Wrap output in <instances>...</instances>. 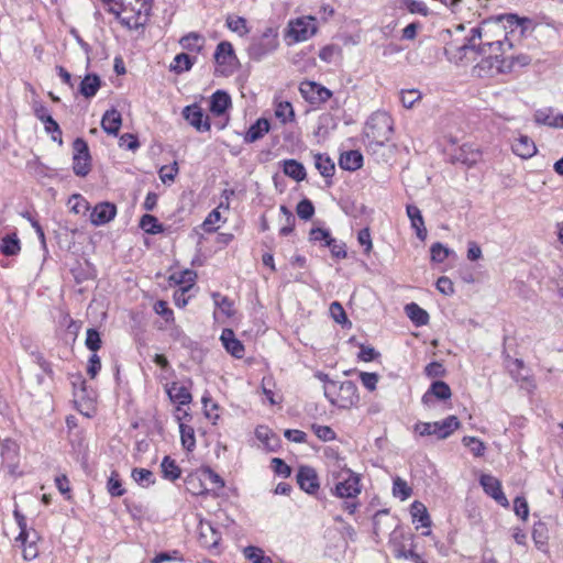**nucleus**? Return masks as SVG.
Listing matches in <instances>:
<instances>
[{
	"mask_svg": "<svg viewBox=\"0 0 563 563\" xmlns=\"http://www.w3.org/2000/svg\"><path fill=\"white\" fill-rule=\"evenodd\" d=\"M481 27H472L470 34L459 44L451 41L445 47V55L451 62L461 63L466 60H476L478 55L483 58L477 63L476 69L479 76H495L499 74H509L517 68H522L531 63V57L527 54L506 55L504 45L511 48V43L495 41L481 44Z\"/></svg>",
	"mask_w": 563,
	"mask_h": 563,
	"instance_id": "nucleus-1",
	"label": "nucleus"
},
{
	"mask_svg": "<svg viewBox=\"0 0 563 563\" xmlns=\"http://www.w3.org/2000/svg\"><path fill=\"white\" fill-rule=\"evenodd\" d=\"M106 10L129 29H137L145 24L151 11L152 0H101Z\"/></svg>",
	"mask_w": 563,
	"mask_h": 563,
	"instance_id": "nucleus-2",
	"label": "nucleus"
},
{
	"mask_svg": "<svg viewBox=\"0 0 563 563\" xmlns=\"http://www.w3.org/2000/svg\"><path fill=\"white\" fill-rule=\"evenodd\" d=\"M279 47L277 29L267 26L260 34H254L246 48L247 56L254 62H261Z\"/></svg>",
	"mask_w": 563,
	"mask_h": 563,
	"instance_id": "nucleus-3",
	"label": "nucleus"
},
{
	"mask_svg": "<svg viewBox=\"0 0 563 563\" xmlns=\"http://www.w3.org/2000/svg\"><path fill=\"white\" fill-rule=\"evenodd\" d=\"M325 398L334 406L349 409L358 402L357 387L352 380H345L336 385L335 382H329L324 386Z\"/></svg>",
	"mask_w": 563,
	"mask_h": 563,
	"instance_id": "nucleus-4",
	"label": "nucleus"
},
{
	"mask_svg": "<svg viewBox=\"0 0 563 563\" xmlns=\"http://www.w3.org/2000/svg\"><path fill=\"white\" fill-rule=\"evenodd\" d=\"M333 477L336 479L334 487L331 489L333 496L338 498H356L361 492L360 475L350 468H342L338 473L333 472Z\"/></svg>",
	"mask_w": 563,
	"mask_h": 563,
	"instance_id": "nucleus-5",
	"label": "nucleus"
},
{
	"mask_svg": "<svg viewBox=\"0 0 563 563\" xmlns=\"http://www.w3.org/2000/svg\"><path fill=\"white\" fill-rule=\"evenodd\" d=\"M393 119L386 112L374 113L365 125V135L371 142L384 145L393 134Z\"/></svg>",
	"mask_w": 563,
	"mask_h": 563,
	"instance_id": "nucleus-6",
	"label": "nucleus"
},
{
	"mask_svg": "<svg viewBox=\"0 0 563 563\" xmlns=\"http://www.w3.org/2000/svg\"><path fill=\"white\" fill-rule=\"evenodd\" d=\"M460 427L455 416H449L441 421L418 422L415 424V432L421 437L435 435L438 439H446Z\"/></svg>",
	"mask_w": 563,
	"mask_h": 563,
	"instance_id": "nucleus-7",
	"label": "nucleus"
},
{
	"mask_svg": "<svg viewBox=\"0 0 563 563\" xmlns=\"http://www.w3.org/2000/svg\"><path fill=\"white\" fill-rule=\"evenodd\" d=\"M73 170L77 176L85 177L91 169V156L87 142L77 137L73 143Z\"/></svg>",
	"mask_w": 563,
	"mask_h": 563,
	"instance_id": "nucleus-8",
	"label": "nucleus"
},
{
	"mask_svg": "<svg viewBox=\"0 0 563 563\" xmlns=\"http://www.w3.org/2000/svg\"><path fill=\"white\" fill-rule=\"evenodd\" d=\"M316 31V19L312 16H303L289 23L288 36L295 42H303L310 38Z\"/></svg>",
	"mask_w": 563,
	"mask_h": 563,
	"instance_id": "nucleus-9",
	"label": "nucleus"
},
{
	"mask_svg": "<svg viewBox=\"0 0 563 563\" xmlns=\"http://www.w3.org/2000/svg\"><path fill=\"white\" fill-rule=\"evenodd\" d=\"M302 98L311 104L324 103L332 97V91L314 81H302L299 86Z\"/></svg>",
	"mask_w": 563,
	"mask_h": 563,
	"instance_id": "nucleus-10",
	"label": "nucleus"
},
{
	"mask_svg": "<svg viewBox=\"0 0 563 563\" xmlns=\"http://www.w3.org/2000/svg\"><path fill=\"white\" fill-rule=\"evenodd\" d=\"M296 479L300 489L309 495H314L320 488L318 474L311 466H300Z\"/></svg>",
	"mask_w": 563,
	"mask_h": 563,
	"instance_id": "nucleus-11",
	"label": "nucleus"
},
{
	"mask_svg": "<svg viewBox=\"0 0 563 563\" xmlns=\"http://www.w3.org/2000/svg\"><path fill=\"white\" fill-rule=\"evenodd\" d=\"M479 483L484 492L503 507H508L509 501L501 489V483L489 474H483Z\"/></svg>",
	"mask_w": 563,
	"mask_h": 563,
	"instance_id": "nucleus-12",
	"label": "nucleus"
},
{
	"mask_svg": "<svg viewBox=\"0 0 563 563\" xmlns=\"http://www.w3.org/2000/svg\"><path fill=\"white\" fill-rule=\"evenodd\" d=\"M183 115L197 131L206 132L211 128L209 119L205 115L202 108L196 103L185 107Z\"/></svg>",
	"mask_w": 563,
	"mask_h": 563,
	"instance_id": "nucleus-13",
	"label": "nucleus"
},
{
	"mask_svg": "<svg viewBox=\"0 0 563 563\" xmlns=\"http://www.w3.org/2000/svg\"><path fill=\"white\" fill-rule=\"evenodd\" d=\"M117 214V208L110 202L98 203L90 213V221L93 225L99 227L111 221Z\"/></svg>",
	"mask_w": 563,
	"mask_h": 563,
	"instance_id": "nucleus-14",
	"label": "nucleus"
},
{
	"mask_svg": "<svg viewBox=\"0 0 563 563\" xmlns=\"http://www.w3.org/2000/svg\"><path fill=\"white\" fill-rule=\"evenodd\" d=\"M221 341L227 350L228 353H230L232 356L236 358H242L244 355V345L241 343L240 340L235 338V334L233 330L231 329H223L221 333Z\"/></svg>",
	"mask_w": 563,
	"mask_h": 563,
	"instance_id": "nucleus-15",
	"label": "nucleus"
},
{
	"mask_svg": "<svg viewBox=\"0 0 563 563\" xmlns=\"http://www.w3.org/2000/svg\"><path fill=\"white\" fill-rule=\"evenodd\" d=\"M256 439L263 444L264 449L275 452L280 445V440L276 433L266 426H258L255 429Z\"/></svg>",
	"mask_w": 563,
	"mask_h": 563,
	"instance_id": "nucleus-16",
	"label": "nucleus"
},
{
	"mask_svg": "<svg viewBox=\"0 0 563 563\" xmlns=\"http://www.w3.org/2000/svg\"><path fill=\"white\" fill-rule=\"evenodd\" d=\"M452 396L450 386L443 380H435L422 396V402L428 405L432 397L439 400L450 399Z\"/></svg>",
	"mask_w": 563,
	"mask_h": 563,
	"instance_id": "nucleus-17",
	"label": "nucleus"
},
{
	"mask_svg": "<svg viewBox=\"0 0 563 563\" xmlns=\"http://www.w3.org/2000/svg\"><path fill=\"white\" fill-rule=\"evenodd\" d=\"M512 152L523 158H531L537 153V146L532 139L527 135H520L512 143Z\"/></svg>",
	"mask_w": 563,
	"mask_h": 563,
	"instance_id": "nucleus-18",
	"label": "nucleus"
},
{
	"mask_svg": "<svg viewBox=\"0 0 563 563\" xmlns=\"http://www.w3.org/2000/svg\"><path fill=\"white\" fill-rule=\"evenodd\" d=\"M407 216L410 219L411 227L416 230L417 236L424 241L427 238V229L420 209L417 206L408 205L406 207Z\"/></svg>",
	"mask_w": 563,
	"mask_h": 563,
	"instance_id": "nucleus-19",
	"label": "nucleus"
},
{
	"mask_svg": "<svg viewBox=\"0 0 563 563\" xmlns=\"http://www.w3.org/2000/svg\"><path fill=\"white\" fill-rule=\"evenodd\" d=\"M166 393L173 402L179 406L188 405L191 402L192 397L188 388L174 382L166 386Z\"/></svg>",
	"mask_w": 563,
	"mask_h": 563,
	"instance_id": "nucleus-20",
	"label": "nucleus"
},
{
	"mask_svg": "<svg viewBox=\"0 0 563 563\" xmlns=\"http://www.w3.org/2000/svg\"><path fill=\"white\" fill-rule=\"evenodd\" d=\"M122 124L121 113L117 109L106 111L101 120L103 131L110 135H117Z\"/></svg>",
	"mask_w": 563,
	"mask_h": 563,
	"instance_id": "nucleus-21",
	"label": "nucleus"
},
{
	"mask_svg": "<svg viewBox=\"0 0 563 563\" xmlns=\"http://www.w3.org/2000/svg\"><path fill=\"white\" fill-rule=\"evenodd\" d=\"M271 129L269 121L265 118H260L253 123L244 135L245 143H254L261 140Z\"/></svg>",
	"mask_w": 563,
	"mask_h": 563,
	"instance_id": "nucleus-22",
	"label": "nucleus"
},
{
	"mask_svg": "<svg viewBox=\"0 0 563 563\" xmlns=\"http://www.w3.org/2000/svg\"><path fill=\"white\" fill-rule=\"evenodd\" d=\"M534 120L538 124L563 129V113L553 114L552 109L537 110L534 113Z\"/></svg>",
	"mask_w": 563,
	"mask_h": 563,
	"instance_id": "nucleus-23",
	"label": "nucleus"
},
{
	"mask_svg": "<svg viewBox=\"0 0 563 563\" xmlns=\"http://www.w3.org/2000/svg\"><path fill=\"white\" fill-rule=\"evenodd\" d=\"M339 165L344 170H357L363 165V155L358 151L344 152L339 158Z\"/></svg>",
	"mask_w": 563,
	"mask_h": 563,
	"instance_id": "nucleus-24",
	"label": "nucleus"
},
{
	"mask_svg": "<svg viewBox=\"0 0 563 563\" xmlns=\"http://www.w3.org/2000/svg\"><path fill=\"white\" fill-rule=\"evenodd\" d=\"M236 59L233 46L228 41L218 44L214 52V60L218 65H231Z\"/></svg>",
	"mask_w": 563,
	"mask_h": 563,
	"instance_id": "nucleus-25",
	"label": "nucleus"
},
{
	"mask_svg": "<svg viewBox=\"0 0 563 563\" xmlns=\"http://www.w3.org/2000/svg\"><path fill=\"white\" fill-rule=\"evenodd\" d=\"M0 449L3 463H8L9 466H14L19 454L18 444L11 439H4L0 442Z\"/></svg>",
	"mask_w": 563,
	"mask_h": 563,
	"instance_id": "nucleus-26",
	"label": "nucleus"
},
{
	"mask_svg": "<svg viewBox=\"0 0 563 563\" xmlns=\"http://www.w3.org/2000/svg\"><path fill=\"white\" fill-rule=\"evenodd\" d=\"M230 106L231 98L225 91L218 90L212 95L210 101V111L213 114L222 115Z\"/></svg>",
	"mask_w": 563,
	"mask_h": 563,
	"instance_id": "nucleus-27",
	"label": "nucleus"
},
{
	"mask_svg": "<svg viewBox=\"0 0 563 563\" xmlns=\"http://www.w3.org/2000/svg\"><path fill=\"white\" fill-rule=\"evenodd\" d=\"M283 172L296 181H302L307 176L305 166L296 159H285L283 162Z\"/></svg>",
	"mask_w": 563,
	"mask_h": 563,
	"instance_id": "nucleus-28",
	"label": "nucleus"
},
{
	"mask_svg": "<svg viewBox=\"0 0 563 563\" xmlns=\"http://www.w3.org/2000/svg\"><path fill=\"white\" fill-rule=\"evenodd\" d=\"M481 158V152L478 148L473 147L470 144L461 146L456 159L467 167L474 166Z\"/></svg>",
	"mask_w": 563,
	"mask_h": 563,
	"instance_id": "nucleus-29",
	"label": "nucleus"
},
{
	"mask_svg": "<svg viewBox=\"0 0 563 563\" xmlns=\"http://www.w3.org/2000/svg\"><path fill=\"white\" fill-rule=\"evenodd\" d=\"M100 84L99 76L89 74L81 80L79 92L86 98H92L98 92Z\"/></svg>",
	"mask_w": 563,
	"mask_h": 563,
	"instance_id": "nucleus-30",
	"label": "nucleus"
},
{
	"mask_svg": "<svg viewBox=\"0 0 563 563\" xmlns=\"http://www.w3.org/2000/svg\"><path fill=\"white\" fill-rule=\"evenodd\" d=\"M314 166L324 178H331L334 175V162L324 154H314Z\"/></svg>",
	"mask_w": 563,
	"mask_h": 563,
	"instance_id": "nucleus-31",
	"label": "nucleus"
},
{
	"mask_svg": "<svg viewBox=\"0 0 563 563\" xmlns=\"http://www.w3.org/2000/svg\"><path fill=\"white\" fill-rule=\"evenodd\" d=\"M410 512H411V516H412V521L416 522H420L421 523V527L423 528H430L431 527V518H430V515L427 510V507L416 500L411 504V507H410Z\"/></svg>",
	"mask_w": 563,
	"mask_h": 563,
	"instance_id": "nucleus-32",
	"label": "nucleus"
},
{
	"mask_svg": "<svg viewBox=\"0 0 563 563\" xmlns=\"http://www.w3.org/2000/svg\"><path fill=\"white\" fill-rule=\"evenodd\" d=\"M408 318L417 325H426L429 322L428 312L419 307L417 303L411 302L405 307Z\"/></svg>",
	"mask_w": 563,
	"mask_h": 563,
	"instance_id": "nucleus-33",
	"label": "nucleus"
},
{
	"mask_svg": "<svg viewBox=\"0 0 563 563\" xmlns=\"http://www.w3.org/2000/svg\"><path fill=\"white\" fill-rule=\"evenodd\" d=\"M162 475L165 479L174 482L181 475V470L177 465L176 461L170 456L166 455L161 463Z\"/></svg>",
	"mask_w": 563,
	"mask_h": 563,
	"instance_id": "nucleus-34",
	"label": "nucleus"
},
{
	"mask_svg": "<svg viewBox=\"0 0 563 563\" xmlns=\"http://www.w3.org/2000/svg\"><path fill=\"white\" fill-rule=\"evenodd\" d=\"M225 25L230 31L236 33L239 36H245L250 33L247 21L243 16L230 14L225 19Z\"/></svg>",
	"mask_w": 563,
	"mask_h": 563,
	"instance_id": "nucleus-35",
	"label": "nucleus"
},
{
	"mask_svg": "<svg viewBox=\"0 0 563 563\" xmlns=\"http://www.w3.org/2000/svg\"><path fill=\"white\" fill-rule=\"evenodd\" d=\"M0 250L7 256L16 255L21 250L20 240L18 239L16 234L12 233L3 236L0 244Z\"/></svg>",
	"mask_w": 563,
	"mask_h": 563,
	"instance_id": "nucleus-36",
	"label": "nucleus"
},
{
	"mask_svg": "<svg viewBox=\"0 0 563 563\" xmlns=\"http://www.w3.org/2000/svg\"><path fill=\"white\" fill-rule=\"evenodd\" d=\"M202 42H203V37L199 33H196V32H190V33L184 35L179 40V44L181 45L183 48L190 51V52H198V53L202 48Z\"/></svg>",
	"mask_w": 563,
	"mask_h": 563,
	"instance_id": "nucleus-37",
	"label": "nucleus"
},
{
	"mask_svg": "<svg viewBox=\"0 0 563 563\" xmlns=\"http://www.w3.org/2000/svg\"><path fill=\"white\" fill-rule=\"evenodd\" d=\"M399 8L406 9L411 14H420L422 16L429 15L430 11L428 5L420 0H398Z\"/></svg>",
	"mask_w": 563,
	"mask_h": 563,
	"instance_id": "nucleus-38",
	"label": "nucleus"
},
{
	"mask_svg": "<svg viewBox=\"0 0 563 563\" xmlns=\"http://www.w3.org/2000/svg\"><path fill=\"white\" fill-rule=\"evenodd\" d=\"M140 228L148 234H158L164 231V227L158 222L157 218L147 213L141 218Z\"/></svg>",
	"mask_w": 563,
	"mask_h": 563,
	"instance_id": "nucleus-39",
	"label": "nucleus"
},
{
	"mask_svg": "<svg viewBox=\"0 0 563 563\" xmlns=\"http://www.w3.org/2000/svg\"><path fill=\"white\" fill-rule=\"evenodd\" d=\"M200 537L205 544L208 547L217 545L220 539L219 532L211 526L210 522L200 523Z\"/></svg>",
	"mask_w": 563,
	"mask_h": 563,
	"instance_id": "nucleus-40",
	"label": "nucleus"
},
{
	"mask_svg": "<svg viewBox=\"0 0 563 563\" xmlns=\"http://www.w3.org/2000/svg\"><path fill=\"white\" fill-rule=\"evenodd\" d=\"M38 537L36 531H32V534L27 542H20L22 547V555L26 561H32L38 555V548L36 545Z\"/></svg>",
	"mask_w": 563,
	"mask_h": 563,
	"instance_id": "nucleus-41",
	"label": "nucleus"
},
{
	"mask_svg": "<svg viewBox=\"0 0 563 563\" xmlns=\"http://www.w3.org/2000/svg\"><path fill=\"white\" fill-rule=\"evenodd\" d=\"M243 554L245 559L252 563H273V560L264 554V551L255 545H249L244 548Z\"/></svg>",
	"mask_w": 563,
	"mask_h": 563,
	"instance_id": "nucleus-42",
	"label": "nucleus"
},
{
	"mask_svg": "<svg viewBox=\"0 0 563 563\" xmlns=\"http://www.w3.org/2000/svg\"><path fill=\"white\" fill-rule=\"evenodd\" d=\"M194 65V59L186 53L177 54L170 64V69L176 74L188 71Z\"/></svg>",
	"mask_w": 563,
	"mask_h": 563,
	"instance_id": "nucleus-43",
	"label": "nucleus"
},
{
	"mask_svg": "<svg viewBox=\"0 0 563 563\" xmlns=\"http://www.w3.org/2000/svg\"><path fill=\"white\" fill-rule=\"evenodd\" d=\"M275 115L283 124L291 122L295 118L291 103L288 101L278 102L275 108Z\"/></svg>",
	"mask_w": 563,
	"mask_h": 563,
	"instance_id": "nucleus-44",
	"label": "nucleus"
},
{
	"mask_svg": "<svg viewBox=\"0 0 563 563\" xmlns=\"http://www.w3.org/2000/svg\"><path fill=\"white\" fill-rule=\"evenodd\" d=\"M13 516H14L16 525H18V527L20 529V533L16 537L15 541L16 542H27L30 537H31V534H32V531H30L27 529V523H26L25 516L20 512L18 507H15V509L13 510Z\"/></svg>",
	"mask_w": 563,
	"mask_h": 563,
	"instance_id": "nucleus-45",
	"label": "nucleus"
},
{
	"mask_svg": "<svg viewBox=\"0 0 563 563\" xmlns=\"http://www.w3.org/2000/svg\"><path fill=\"white\" fill-rule=\"evenodd\" d=\"M172 278L180 285V288H184V291H188L192 288L197 274L194 271L186 269L179 274H174Z\"/></svg>",
	"mask_w": 563,
	"mask_h": 563,
	"instance_id": "nucleus-46",
	"label": "nucleus"
},
{
	"mask_svg": "<svg viewBox=\"0 0 563 563\" xmlns=\"http://www.w3.org/2000/svg\"><path fill=\"white\" fill-rule=\"evenodd\" d=\"M179 432L183 446L191 451L196 445L195 431L194 428L185 424L183 422L179 423Z\"/></svg>",
	"mask_w": 563,
	"mask_h": 563,
	"instance_id": "nucleus-47",
	"label": "nucleus"
},
{
	"mask_svg": "<svg viewBox=\"0 0 563 563\" xmlns=\"http://www.w3.org/2000/svg\"><path fill=\"white\" fill-rule=\"evenodd\" d=\"M393 494L395 497H398L400 500H406L411 496L412 489L407 484L406 481H404L402 478L397 476L396 478H394Z\"/></svg>",
	"mask_w": 563,
	"mask_h": 563,
	"instance_id": "nucleus-48",
	"label": "nucleus"
},
{
	"mask_svg": "<svg viewBox=\"0 0 563 563\" xmlns=\"http://www.w3.org/2000/svg\"><path fill=\"white\" fill-rule=\"evenodd\" d=\"M132 478L142 487H147L155 483L153 473L146 468H134L132 471Z\"/></svg>",
	"mask_w": 563,
	"mask_h": 563,
	"instance_id": "nucleus-49",
	"label": "nucleus"
},
{
	"mask_svg": "<svg viewBox=\"0 0 563 563\" xmlns=\"http://www.w3.org/2000/svg\"><path fill=\"white\" fill-rule=\"evenodd\" d=\"M462 443L464 446L468 448L476 457L483 456L485 453V443L475 437H464Z\"/></svg>",
	"mask_w": 563,
	"mask_h": 563,
	"instance_id": "nucleus-50",
	"label": "nucleus"
},
{
	"mask_svg": "<svg viewBox=\"0 0 563 563\" xmlns=\"http://www.w3.org/2000/svg\"><path fill=\"white\" fill-rule=\"evenodd\" d=\"M212 299L216 307H218L222 313H224L227 317L233 316V303L229 297L222 296L219 292H213Z\"/></svg>",
	"mask_w": 563,
	"mask_h": 563,
	"instance_id": "nucleus-51",
	"label": "nucleus"
},
{
	"mask_svg": "<svg viewBox=\"0 0 563 563\" xmlns=\"http://www.w3.org/2000/svg\"><path fill=\"white\" fill-rule=\"evenodd\" d=\"M107 488L112 497H120L125 493V489L123 488L122 482L119 478V474L117 472L111 473V476L107 483Z\"/></svg>",
	"mask_w": 563,
	"mask_h": 563,
	"instance_id": "nucleus-52",
	"label": "nucleus"
},
{
	"mask_svg": "<svg viewBox=\"0 0 563 563\" xmlns=\"http://www.w3.org/2000/svg\"><path fill=\"white\" fill-rule=\"evenodd\" d=\"M68 206L76 214L84 213L89 209L88 201L79 194L70 196L68 199Z\"/></svg>",
	"mask_w": 563,
	"mask_h": 563,
	"instance_id": "nucleus-53",
	"label": "nucleus"
},
{
	"mask_svg": "<svg viewBox=\"0 0 563 563\" xmlns=\"http://www.w3.org/2000/svg\"><path fill=\"white\" fill-rule=\"evenodd\" d=\"M421 99V92L417 89L402 90L400 92V101L402 106L410 109Z\"/></svg>",
	"mask_w": 563,
	"mask_h": 563,
	"instance_id": "nucleus-54",
	"label": "nucleus"
},
{
	"mask_svg": "<svg viewBox=\"0 0 563 563\" xmlns=\"http://www.w3.org/2000/svg\"><path fill=\"white\" fill-rule=\"evenodd\" d=\"M298 217L302 220H310L314 214V207L309 199H302L296 207Z\"/></svg>",
	"mask_w": 563,
	"mask_h": 563,
	"instance_id": "nucleus-55",
	"label": "nucleus"
},
{
	"mask_svg": "<svg viewBox=\"0 0 563 563\" xmlns=\"http://www.w3.org/2000/svg\"><path fill=\"white\" fill-rule=\"evenodd\" d=\"M430 253L433 262L443 263L448 258L450 250L440 242H437L431 245Z\"/></svg>",
	"mask_w": 563,
	"mask_h": 563,
	"instance_id": "nucleus-56",
	"label": "nucleus"
},
{
	"mask_svg": "<svg viewBox=\"0 0 563 563\" xmlns=\"http://www.w3.org/2000/svg\"><path fill=\"white\" fill-rule=\"evenodd\" d=\"M395 556L397 559L410 560L413 563H428L423 558L413 551V549L406 550L404 545L396 550Z\"/></svg>",
	"mask_w": 563,
	"mask_h": 563,
	"instance_id": "nucleus-57",
	"label": "nucleus"
},
{
	"mask_svg": "<svg viewBox=\"0 0 563 563\" xmlns=\"http://www.w3.org/2000/svg\"><path fill=\"white\" fill-rule=\"evenodd\" d=\"M85 344L92 352H97L101 347V338L96 329L87 330Z\"/></svg>",
	"mask_w": 563,
	"mask_h": 563,
	"instance_id": "nucleus-58",
	"label": "nucleus"
},
{
	"mask_svg": "<svg viewBox=\"0 0 563 563\" xmlns=\"http://www.w3.org/2000/svg\"><path fill=\"white\" fill-rule=\"evenodd\" d=\"M311 429L313 433L324 442H329L335 439V432L328 426L312 424Z\"/></svg>",
	"mask_w": 563,
	"mask_h": 563,
	"instance_id": "nucleus-59",
	"label": "nucleus"
},
{
	"mask_svg": "<svg viewBox=\"0 0 563 563\" xmlns=\"http://www.w3.org/2000/svg\"><path fill=\"white\" fill-rule=\"evenodd\" d=\"M172 561L181 562L184 561V558L179 551L174 550L172 552H161L151 560L152 563H165Z\"/></svg>",
	"mask_w": 563,
	"mask_h": 563,
	"instance_id": "nucleus-60",
	"label": "nucleus"
},
{
	"mask_svg": "<svg viewBox=\"0 0 563 563\" xmlns=\"http://www.w3.org/2000/svg\"><path fill=\"white\" fill-rule=\"evenodd\" d=\"M330 313L336 323L345 324L349 322L342 305L338 301L330 305Z\"/></svg>",
	"mask_w": 563,
	"mask_h": 563,
	"instance_id": "nucleus-61",
	"label": "nucleus"
},
{
	"mask_svg": "<svg viewBox=\"0 0 563 563\" xmlns=\"http://www.w3.org/2000/svg\"><path fill=\"white\" fill-rule=\"evenodd\" d=\"M154 311L162 316L166 322L174 321V312L165 300H157L154 303Z\"/></svg>",
	"mask_w": 563,
	"mask_h": 563,
	"instance_id": "nucleus-62",
	"label": "nucleus"
},
{
	"mask_svg": "<svg viewBox=\"0 0 563 563\" xmlns=\"http://www.w3.org/2000/svg\"><path fill=\"white\" fill-rule=\"evenodd\" d=\"M201 476L203 479H208L211 484H213L216 486V488L224 487V481L221 478V476L219 474H217L210 467H203L201 470Z\"/></svg>",
	"mask_w": 563,
	"mask_h": 563,
	"instance_id": "nucleus-63",
	"label": "nucleus"
},
{
	"mask_svg": "<svg viewBox=\"0 0 563 563\" xmlns=\"http://www.w3.org/2000/svg\"><path fill=\"white\" fill-rule=\"evenodd\" d=\"M514 509L518 517L526 520L529 515V506L525 497L518 496L514 500Z\"/></svg>",
	"mask_w": 563,
	"mask_h": 563,
	"instance_id": "nucleus-64",
	"label": "nucleus"
}]
</instances>
